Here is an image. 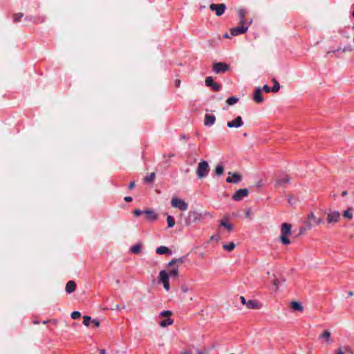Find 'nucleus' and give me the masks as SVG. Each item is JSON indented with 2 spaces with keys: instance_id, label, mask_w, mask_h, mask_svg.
I'll list each match as a JSON object with an SVG mask.
<instances>
[{
  "instance_id": "nucleus-30",
  "label": "nucleus",
  "mask_w": 354,
  "mask_h": 354,
  "mask_svg": "<svg viewBox=\"0 0 354 354\" xmlns=\"http://www.w3.org/2000/svg\"><path fill=\"white\" fill-rule=\"evenodd\" d=\"M321 338L325 339L327 342H330V333L328 330H324L320 335Z\"/></svg>"
},
{
  "instance_id": "nucleus-32",
  "label": "nucleus",
  "mask_w": 354,
  "mask_h": 354,
  "mask_svg": "<svg viewBox=\"0 0 354 354\" xmlns=\"http://www.w3.org/2000/svg\"><path fill=\"white\" fill-rule=\"evenodd\" d=\"M272 81L274 83V86L272 87V92L277 93L280 88V84L275 78H273Z\"/></svg>"
},
{
  "instance_id": "nucleus-21",
  "label": "nucleus",
  "mask_w": 354,
  "mask_h": 354,
  "mask_svg": "<svg viewBox=\"0 0 354 354\" xmlns=\"http://www.w3.org/2000/svg\"><path fill=\"white\" fill-rule=\"evenodd\" d=\"M216 121V118L214 115L206 114L205 115L204 124L206 126H211L214 124Z\"/></svg>"
},
{
  "instance_id": "nucleus-52",
  "label": "nucleus",
  "mask_w": 354,
  "mask_h": 354,
  "mask_svg": "<svg viewBox=\"0 0 354 354\" xmlns=\"http://www.w3.org/2000/svg\"><path fill=\"white\" fill-rule=\"evenodd\" d=\"M335 354H344V353L342 351L341 348H339V350Z\"/></svg>"
},
{
  "instance_id": "nucleus-56",
  "label": "nucleus",
  "mask_w": 354,
  "mask_h": 354,
  "mask_svg": "<svg viewBox=\"0 0 354 354\" xmlns=\"http://www.w3.org/2000/svg\"><path fill=\"white\" fill-rule=\"evenodd\" d=\"M245 214H246V216H247V217H249V216H250V210H248Z\"/></svg>"
},
{
  "instance_id": "nucleus-23",
  "label": "nucleus",
  "mask_w": 354,
  "mask_h": 354,
  "mask_svg": "<svg viewBox=\"0 0 354 354\" xmlns=\"http://www.w3.org/2000/svg\"><path fill=\"white\" fill-rule=\"evenodd\" d=\"M353 50V47L352 46H344V48L339 47L335 50L328 51L327 53L329 54L330 53L339 52V51L343 53H350Z\"/></svg>"
},
{
  "instance_id": "nucleus-15",
  "label": "nucleus",
  "mask_w": 354,
  "mask_h": 354,
  "mask_svg": "<svg viewBox=\"0 0 354 354\" xmlns=\"http://www.w3.org/2000/svg\"><path fill=\"white\" fill-rule=\"evenodd\" d=\"M143 214L145 218L149 221H153L157 219V214L152 209H147L143 211Z\"/></svg>"
},
{
  "instance_id": "nucleus-63",
  "label": "nucleus",
  "mask_w": 354,
  "mask_h": 354,
  "mask_svg": "<svg viewBox=\"0 0 354 354\" xmlns=\"http://www.w3.org/2000/svg\"><path fill=\"white\" fill-rule=\"evenodd\" d=\"M352 15H353V16L354 17V11L353 12V14H352Z\"/></svg>"
},
{
  "instance_id": "nucleus-12",
  "label": "nucleus",
  "mask_w": 354,
  "mask_h": 354,
  "mask_svg": "<svg viewBox=\"0 0 354 354\" xmlns=\"http://www.w3.org/2000/svg\"><path fill=\"white\" fill-rule=\"evenodd\" d=\"M205 82L206 86L211 87L214 91H218L221 88L220 84L214 82L213 78L211 76L207 77Z\"/></svg>"
},
{
  "instance_id": "nucleus-43",
  "label": "nucleus",
  "mask_w": 354,
  "mask_h": 354,
  "mask_svg": "<svg viewBox=\"0 0 354 354\" xmlns=\"http://www.w3.org/2000/svg\"><path fill=\"white\" fill-rule=\"evenodd\" d=\"M266 93L272 92V88L269 87L268 85H264L262 88Z\"/></svg>"
},
{
  "instance_id": "nucleus-55",
  "label": "nucleus",
  "mask_w": 354,
  "mask_h": 354,
  "mask_svg": "<svg viewBox=\"0 0 354 354\" xmlns=\"http://www.w3.org/2000/svg\"><path fill=\"white\" fill-rule=\"evenodd\" d=\"M348 295L349 297L353 296V292H352V291H349V292H348Z\"/></svg>"
},
{
  "instance_id": "nucleus-9",
  "label": "nucleus",
  "mask_w": 354,
  "mask_h": 354,
  "mask_svg": "<svg viewBox=\"0 0 354 354\" xmlns=\"http://www.w3.org/2000/svg\"><path fill=\"white\" fill-rule=\"evenodd\" d=\"M229 176L226 178L228 183L238 184L242 180V176L239 173L228 172Z\"/></svg>"
},
{
  "instance_id": "nucleus-42",
  "label": "nucleus",
  "mask_w": 354,
  "mask_h": 354,
  "mask_svg": "<svg viewBox=\"0 0 354 354\" xmlns=\"http://www.w3.org/2000/svg\"><path fill=\"white\" fill-rule=\"evenodd\" d=\"M81 317V313L79 311H74L71 313V317L73 319H77Z\"/></svg>"
},
{
  "instance_id": "nucleus-57",
  "label": "nucleus",
  "mask_w": 354,
  "mask_h": 354,
  "mask_svg": "<svg viewBox=\"0 0 354 354\" xmlns=\"http://www.w3.org/2000/svg\"><path fill=\"white\" fill-rule=\"evenodd\" d=\"M346 351H347L348 353L353 354V352L351 351V350L350 348H346Z\"/></svg>"
},
{
  "instance_id": "nucleus-5",
  "label": "nucleus",
  "mask_w": 354,
  "mask_h": 354,
  "mask_svg": "<svg viewBox=\"0 0 354 354\" xmlns=\"http://www.w3.org/2000/svg\"><path fill=\"white\" fill-rule=\"evenodd\" d=\"M171 206L174 208H178L180 210L185 211L188 209V204L183 200L176 197L172 198L171 201Z\"/></svg>"
},
{
  "instance_id": "nucleus-19",
  "label": "nucleus",
  "mask_w": 354,
  "mask_h": 354,
  "mask_svg": "<svg viewBox=\"0 0 354 354\" xmlns=\"http://www.w3.org/2000/svg\"><path fill=\"white\" fill-rule=\"evenodd\" d=\"M75 289H76V283L74 281H69L67 282L66 287H65V290L68 293L71 294V293L75 292Z\"/></svg>"
},
{
  "instance_id": "nucleus-49",
  "label": "nucleus",
  "mask_w": 354,
  "mask_h": 354,
  "mask_svg": "<svg viewBox=\"0 0 354 354\" xmlns=\"http://www.w3.org/2000/svg\"><path fill=\"white\" fill-rule=\"evenodd\" d=\"M196 353H197V354H207V352L199 350V349H197Z\"/></svg>"
},
{
  "instance_id": "nucleus-44",
  "label": "nucleus",
  "mask_w": 354,
  "mask_h": 354,
  "mask_svg": "<svg viewBox=\"0 0 354 354\" xmlns=\"http://www.w3.org/2000/svg\"><path fill=\"white\" fill-rule=\"evenodd\" d=\"M133 213H134L135 216L138 217V216H140L141 214H143V211H141L140 209H135Z\"/></svg>"
},
{
  "instance_id": "nucleus-54",
  "label": "nucleus",
  "mask_w": 354,
  "mask_h": 354,
  "mask_svg": "<svg viewBox=\"0 0 354 354\" xmlns=\"http://www.w3.org/2000/svg\"><path fill=\"white\" fill-rule=\"evenodd\" d=\"M346 195H347V192H346V191H343V192H342V196H346Z\"/></svg>"
},
{
  "instance_id": "nucleus-7",
  "label": "nucleus",
  "mask_w": 354,
  "mask_h": 354,
  "mask_svg": "<svg viewBox=\"0 0 354 354\" xmlns=\"http://www.w3.org/2000/svg\"><path fill=\"white\" fill-rule=\"evenodd\" d=\"M159 280L163 283L165 290L168 291L170 288L169 282V274L165 270H161L159 273Z\"/></svg>"
},
{
  "instance_id": "nucleus-1",
  "label": "nucleus",
  "mask_w": 354,
  "mask_h": 354,
  "mask_svg": "<svg viewBox=\"0 0 354 354\" xmlns=\"http://www.w3.org/2000/svg\"><path fill=\"white\" fill-rule=\"evenodd\" d=\"M292 225L288 223H283L281 227L280 241L284 245H288L290 240L288 236L290 234Z\"/></svg>"
},
{
  "instance_id": "nucleus-35",
  "label": "nucleus",
  "mask_w": 354,
  "mask_h": 354,
  "mask_svg": "<svg viewBox=\"0 0 354 354\" xmlns=\"http://www.w3.org/2000/svg\"><path fill=\"white\" fill-rule=\"evenodd\" d=\"M167 222L169 227H173L175 225V220L172 216H167Z\"/></svg>"
},
{
  "instance_id": "nucleus-62",
  "label": "nucleus",
  "mask_w": 354,
  "mask_h": 354,
  "mask_svg": "<svg viewBox=\"0 0 354 354\" xmlns=\"http://www.w3.org/2000/svg\"><path fill=\"white\" fill-rule=\"evenodd\" d=\"M189 223H190V222H189V221H187V225H189Z\"/></svg>"
},
{
  "instance_id": "nucleus-17",
  "label": "nucleus",
  "mask_w": 354,
  "mask_h": 354,
  "mask_svg": "<svg viewBox=\"0 0 354 354\" xmlns=\"http://www.w3.org/2000/svg\"><path fill=\"white\" fill-rule=\"evenodd\" d=\"M290 181V178L285 175L281 177H279L276 180V187H281L284 184L288 183Z\"/></svg>"
},
{
  "instance_id": "nucleus-18",
  "label": "nucleus",
  "mask_w": 354,
  "mask_h": 354,
  "mask_svg": "<svg viewBox=\"0 0 354 354\" xmlns=\"http://www.w3.org/2000/svg\"><path fill=\"white\" fill-rule=\"evenodd\" d=\"M185 259H186V256L181 257L178 259H174L168 263L167 267H171L175 265L178 266L180 263H183L185 262Z\"/></svg>"
},
{
  "instance_id": "nucleus-3",
  "label": "nucleus",
  "mask_w": 354,
  "mask_h": 354,
  "mask_svg": "<svg viewBox=\"0 0 354 354\" xmlns=\"http://www.w3.org/2000/svg\"><path fill=\"white\" fill-rule=\"evenodd\" d=\"M308 221H306L305 226L302 227L301 230L306 231L310 230L312 227L318 225L323 223V220L321 218H317L313 213H310L308 216Z\"/></svg>"
},
{
  "instance_id": "nucleus-41",
  "label": "nucleus",
  "mask_w": 354,
  "mask_h": 354,
  "mask_svg": "<svg viewBox=\"0 0 354 354\" xmlns=\"http://www.w3.org/2000/svg\"><path fill=\"white\" fill-rule=\"evenodd\" d=\"M172 313L170 310H163L160 313V315L163 317H167L169 318V317L171 315Z\"/></svg>"
},
{
  "instance_id": "nucleus-11",
  "label": "nucleus",
  "mask_w": 354,
  "mask_h": 354,
  "mask_svg": "<svg viewBox=\"0 0 354 354\" xmlns=\"http://www.w3.org/2000/svg\"><path fill=\"white\" fill-rule=\"evenodd\" d=\"M248 195V189L246 188L238 189L232 196V198L236 201H241Z\"/></svg>"
},
{
  "instance_id": "nucleus-29",
  "label": "nucleus",
  "mask_w": 354,
  "mask_h": 354,
  "mask_svg": "<svg viewBox=\"0 0 354 354\" xmlns=\"http://www.w3.org/2000/svg\"><path fill=\"white\" fill-rule=\"evenodd\" d=\"M235 248V244L233 242H230L223 245V248L228 252H232Z\"/></svg>"
},
{
  "instance_id": "nucleus-13",
  "label": "nucleus",
  "mask_w": 354,
  "mask_h": 354,
  "mask_svg": "<svg viewBox=\"0 0 354 354\" xmlns=\"http://www.w3.org/2000/svg\"><path fill=\"white\" fill-rule=\"evenodd\" d=\"M243 124V121L241 116H237L234 120L229 121L227 123V127L229 128H238Z\"/></svg>"
},
{
  "instance_id": "nucleus-28",
  "label": "nucleus",
  "mask_w": 354,
  "mask_h": 354,
  "mask_svg": "<svg viewBox=\"0 0 354 354\" xmlns=\"http://www.w3.org/2000/svg\"><path fill=\"white\" fill-rule=\"evenodd\" d=\"M140 250H141V244L140 243H137V244L133 245L130 248V251L133 254H138V253H140Z\"/></svg>"
},
{
  "instance_id": "nucleus-4",
  "label": "nucleus",
  "mask_w": 354,
  "mask_h": 354,
  "mask_svg": "<svg viewBox=\"0 0 354 354\" xmlns=\"http://www.w3.org/2000/svg\"><path fill=\"white\" fill-rule=\"evenodd\" d=\"M230 68V66L224 62H214L212 69L216 74L225 73Z\"/></svg>"
},
{
  "instance_id": "nucleus-36",
  "label": "nucleus",
  "mask_w": 354,
  "mask_h": 354,
  "mask_svg": "<svg viewBox=\"0 0 354 354\" xmlns=\"http://www.w3.org/2000/svg\"><path fill=\"white\" fill-rule=\"evenodd\" d=\"M285 281H286V279H282L281 280H280V279H274V280L273 281V285H274V287H275V290H278V289H279V286H280V285H281V284H283V283H285Z\"/></svg>"
},
{
  "instance_id": "nucleus-25",
  "label": "nucleus",
  "mask_w": 354,
  "mask_h": 354,
  "mask_svg": "<svg viewBox=\"0 0 354 354\" xmlns=\"http://www.w3.org/2000/svg\"><path fill=\"white\" fill-rule=\"evenodd\" d=\"M246 14L247 11L245 9L241 8L238 10V15L240 19L239 24H247L245 19Z\"/></svg>"
},
{
  "instance_id": "nucleus-46",
  "label": "nucleus",
  "mask_w": 354,
  "mask_h": 354,
  "mask_svg": "<svg viewBox=\"0 0 354 354\" xmlns=\"http://www.w3.org/2000/svg\"><path fill=\"white\" fill-rule=\"evenodd\" d=\"M92 323L94 324L95 326L98 327L100 326V322L97 319H93L92 321Z\"/></svg>"
},
{
  "instance_id": "nucleus-53",
  "label": "nucleus",
  "mask_w": 354,
  "mask_h": 354,
  "mask_svg": "<svg viewBox=\"0 0 354 354\" xmlns=\"http://www.w3.org/2000/svg\"><path fill=\"white\" fill-rule=\"evenodd\" d=\"M100 354H106V351L104 349L100 350Z\"/></svg>"
},
{
  "instance_id": "nucleus-22",
  "label": "nucleus",
  "mask_w": 354,
  "mask_h": 354,
  "mask_svg": "<svg viewBox=\"0 0 354 354\" xmlns=\"http://www.w3.org/2000/svg\"><path fill=\"white\" fill-rule=\"evenodd\" d=\"M290 308L294 311H299L303 312L304 311V307L301 306V303L297 301H293L290 303Z\"/></svg>"
},
{
  "instance_id": "nucleus-26",
  "label": "nucleus",
  "mask_w": 354,
  "mask_h": 354,
  "mask_svg": "<svg viewBox=\"0 0 354 354\" xmlns=\"http://www.w3.org/2000/svg\"><path fill=\"white\" fill-rule=\"evenodd\" d=\"M221 225L226 228L230 232H232L234 229L233 225L227 222V219L221 220Z\"/></svg>"
},
{
  "instance_id": "nucleus-37",
  "label": "nucleus",
  "mask_w": 354,
  "mask_h": 354,
  "mask_svg": "<svg viewBox=\"0 0 354 354\" xmlns=\"http://www.w3.org/2000/svg\"><path fill=\"white\" fill-rule=\"evenodd\" d=\"M238 100H239V98L232 96V97H230L228 99H227L226 103L228 105L231 106V105L236 104L238 102Z\"/></svg>"
},
{
  "instance_id": "nucleus-48",
  "label": "nucleus",
  "mask_w": 354,
  "mask_h": 354,
  "mask_svg": "<svg viewBox=\"0 0 354 354\" xmlns=\"http://www.w3.org/2000/svg\"><path fill=\"white\" fill-rule=\"evenodd\" d=\"M124 201H127V202H131V201H132V197H131V196H125L124 197Z\"/></svg>"
},
{
  "instance_id": "nucleus-64",
  "label": "nucleus",
  "mask_w": 354,
  "mask_h": 354,
  "mask_svg": "<svg viewBox=\"0 0 354 354\" xmlns=\"http://www.w3.org/2000/svg\"><path fill=\"white\" fill-rule=\"evenodd\" d=\"M353 41H354V37H353Z\"/></svg>"
},
{
  "instance_id": "nucleus-16",
  "label": "nucleus",
  "mask_w": 354,
  "mask_h": 354,
  "mask_svg": "<svg viewBox=\"0 0 354 354\" xmlns=\"http://www.w3.org/2000/svg\"><path fill=\"white\" fill-rule=\"evenodd\" d=\"M253 100L257 103H261L263 101V97L261 94V88L260 87L257 88L254 92Z\"/></svg>"
},
{
  "instance_id": "nucleus-31",
  "label": "nucleus",
  "mask_w": 354,
  "mask_h": 354,
  "mask_svg": "<svg viewBox=\"0 0 354 354\" xmlns=\"http://www.w3.org/2000/svg\"><path fill=\"white\" fill-rule=\"evenodd\" d=\"M169 274V277H177L178 274V266H176V268H173L171 270H170L168 272Z\"/></svg>"
},
{
  "instance_id": "nucleus-10",
  "label": "nucleus",
  "mask_w": 354,
  "mask_h": 354,
  "mask_svg": "<svg viewBox=\"0 0 354 354\" xmlns=\"http://www.w3.org/2000/svg\"><path fill=\"white\" fill-rule=\"evenodd\" d=\"M209 8L211 10L215 11L216 15L217 16H221L224 13L225 10L226 9V6L224 3H220V4L212 3L209 6Z\"/></svg>"
},
{
  "instance_id": "nucleus-38",
  "label": "nucleus",
  "mask_w": 354,
  "mask_h": 354,
  "mask_svg": "<svg viewBox=\"0 0 354 354\" xmlns=\"http://www.w3.org/2000/svg\"><path fill=\"white\" fill-rule=\"evenodd\" d=\"M91 322V317L87 315L83 317V324L86 326H88Z\"/></svg>"
},
{
  "instance_id": "nucleus-20",
  "label": "nucleus",
  "mask_w": 354,
  "mask_h": 354,
  "mask_svg": "<svg viewBox=\"0 0 354 354\" xmlns=\"http://www.w3.org/2000/svg\"><path fill=\"white\" fill-rule=\"evenodd\" d=\"M261 306V304L255 300H249L247 302L246 308L248 309H259Z\"/></svg>"
},
{
  "instance_id": "nucleus-39",
  "label": "nucleus",
  "mask_w": 354,
  "mask_h": 354,
  "mask_svg": "<svg viewBox=\"0 0 354 354\" xmlns=\"http://www.w3.org/2000/svg\"><path fill=\"white\" fill-rule=\"evenodd\" d=\"M343 216L344 218H348V219H351L352 218L353 214L351 212V209L350 208H348V209H346V211L344 212Z\"/></svg>"
},
{
  "instance_id": "nucleus-47",
  "label": "nucleus",
  "mask_w": 354,
  "mask_h": 354,
  "mask_svg": "<svg viewBox=\"0 0 354 354\" xmlns=\"http://www.w3.org/2000/svg\"><path fill=\"white\" fill-rule=\"evenodd\" d=\"M135 186H136V183H135V182H131V183L129 184V189H133V188L135 187Z\"/></svg>"
},
{
  "instance_id": "nucleus-2",
  "label": "nucleus",
  "mask_w": 354,
  "mask_h": 354,
  "mask_svg": "<svg viewBox=\"0 0 354 354\" xmlns=\"http://www.w3.org/2000/svg\"><path fill=\"white\" fill-rule=\"evenodd\" d=\"M209 172V167L208 162L205 160H201L196 169L197 177L200 179L204 178L207 176Z\"/></svg>"
},
{
  "instance_id": "nucleus-59",
  "label": "nucleus",
  "mask_w": 354,
  "mask_h": 354,
  "mask_svg": "<svg viewBox=\"0 0 354 354\" xmlns=\"http://www.w3.org/2000/svg\"><path fill=\"white\" fill-rule=\"evenodd\" d=\"M115 308H116L117 309H119L118 305L115 306Z\"/></svg>"
},
{
  "instance_id": "nucleus-50",
  "label": "nucleus",
  "mask_w": 354,
  "mask_h": 354,
  "mask_svg": "<svg viewBox=\"0 0 354 354\" xmlns=\"http://www.w3.org/2000/svg\"><path fill=\"white\" fill-rule=\"evenodd\" d=\"M181 290H182V291H183V292H187L188 291V288H187V287H186V286H183V287L181 288Z\"/></svg>"
},
{
  "instance_id": "nucleus-61",
  "label": "nucleus",
  "mask_w": 354,
  "mask_h": 354,
  "mask_svg": "<svg viewBox=\"0 0 354 354\" xmlns=\"http://www.w3.org/2000/svg\"><path fill=\"white\" fill-rule=\"evenodd\" d=\"M49 321H44L43 323L45 324L46 323H48Z\"/></svg>"
},
{
  "instance_id": "nucleus-8",
  "label": "nucleus",
  "mask_w": 354,
  "mask_h": 354,
  "mask_svg": "<svg viewBox=\"0 0 354 354\" xmlns=\"http://www.w3.org/2000/svg\"><path fill=\"white\" fill-rule=\"evenodd\" d=\"M203 216H212V215L207 212H205L203 215L202 213H200L197 211H191L189 212L188 214V218L189 220L192 219V221L194 222H197L200 220H201L203 217Z\"/></svg>"
},
{
  "instance_id": "nucleus-60",
  "label": "nucleus",
  "mask_w": 354,
  "mask_h": 354,
  "mask_svg": "<svg viewBox=\"0 0 354 354\" xmlns=\"http://www.w3.org/2000/svg\"><path fill=\"white\" fill-rule=\"evenodd\" d=\"M225 37H229V36L227 33L225 35Z\"/></svg>"
},
{
  "instance_id": "nucleus-40",
  "label": "nucleus",
  "mask_w": 354,
  "mask_h": 354,
  "mask_svg": "<svg viewBox=\"0 0 354 354\" xmlns=\"http://www.w3.org/2000/svg\"><path fill=\"white\" fill-rule=\"evenodd\" d=\"M24 15L22 13H17L13 15V20L15 22L20 21L21 19L23 17Z\"/></svg>"
},
{
  "instance_id": "nucleus-14",
  "label": "nucleus",
  "mask_w": 354,
  "mask_h": 354,
  "mask_svg": "<svg viewBox=\"0 0 354 354\" xmlns=\"http://www.w3.org/2000/svg\"><path fill=\"white\" fill-rule=\"evenodd\" d=\"M340 214L339 212L334 211L332 212L327 215V222L328 223H337L339 221Z\"/></svg>"
},
{
  "instance_id": "nucleus-58",
  "label": "nucleus",
  "mask_w": 354,
  "mask_h": 354,
  "mask_svg": "<svg viewBox=\"0 0 354 354\" xmlns=\"http://www.w3.org/2000/svg\"><path fill=\"white\" fill-rule=\"evenodd\" d=\"M182 354H192L191 352H184Z\"/></svg>"
},
{
  "instance_id": "nucleus-6",
  "label": "nucleus",
  "mask_w": 354,
  "mask_h": 354,
  "mask_svg": "<svg viewBox=\"0 0 354 354\" xmlns=\"http://www.w3.org/2000/svg\"><path fill=\"white\" fill-rule=\"evenodd\" d=\"M248 24H239V26L232 28L230 29L231 35L237 36L245 33L248 29Z\"/></svg>"
},
{
  "instance_id": "nucleus-51",
  "label": "nucleus",
  "mask_w": 354,
  "mask_h": 354,
  "mask_svg": "<svg viewBox=\"0 0 354 354\" xmlns=\"http://www.w3.org/2000/svg\"><path fill=\"white\" fill-rule=\"evenodd\" d=\"M180 80H177L175 81V86H176L178 87L180 86Z\"/></svg>"
},
{
  "instance_id": "nucleus-27",
  "label": "nucleus",
  "mask_w": 354,
  "mask_h": 354,
  "mask_svg": "<svg viewBox=\"0 0 354 354\" xmlns=\"http://www.w3.org/2000/svg\"><path fill=\"white\" fill-rule=\"evenodd\" d=\"M174 323V321L173 319H170V318H168V319H165L164 320H162L160 322V326L161 327H167L168 326H170L172 324Z\"/></svg>"
},
{
  "instance_id": "nucleus-33",
  "label": "nucleus",
  "mask_w": 354,
  "mask_h": 354,
  "mask_svg": "<svg viewBox=\"0 0 354 354\" xmlns=\"http://www.w3.org/2000/svg\"><path fill=\"white\" fill-rule=\"evenodd\" d=\"M155 173L153 172V173H151L150 174L147 175L145 178H144V182L145 183H152L153 180H154V178H155Z\"/></svg>"
},
{
  "instance_id": "nucleus-45",
  "label": "nucleus",
  "mask_w": 354,
  "mask_h": 354,
  "mask_svg": "<svg viewBox=\"0 0 354 354\" xmlns=\"http://www.w3.org/2000/svg\"><path fill=\"white\" fill-rule=\"evenodd\" d=\"M240 299H241V303H242L243 305L247 306V302H248V301H246V299H245L243 296H241V297H240Z\"/></svg>"
},
{
  "instance_id": "nucleus-24",
  "label": "nucleus",
  "mask_w": 354,
  "mask_h": 354,
  "mask_svg": "<svg viewBox=\"0 0 354 354\" xmlns=\"http://www.w3.org/2000/svg\"><path fill=\"white\" fill-rule=\"evenodd\" d=\"M156 252L158 254H171V250L169 249L166 246H160V247L157 248L156 250Z\"/></svg>"
},
{
  "instance_id": "nucleus-34",
  "label": "nucleus",
  "mask_w": 354,
  "mask_h": 354,
  "mask_svg": "<svg viewBox=\"0 0 354 354\" xmlns=\"http://www.w3.org/2000/svg\"><path fill=\"white\" fill-rule=\"evenodd\" d=\"M224 167L221 165H218L215 168V174L216 176H221L223 174Z\"/></svg>"
}]
</instances>
